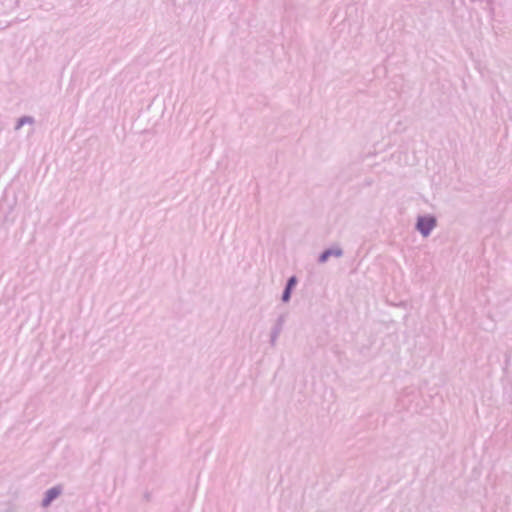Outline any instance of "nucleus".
I'll return each mask as SVG.
<instances>
[{
    "label": "nucleus",
    "instance_id": "f257e3e1",
    "mask_svg": "<svg viewBox=\"0 0 512 512\" xmlns=\"http://www.w3.org/2000/svg\"><path fill=\"white\" fill-rule=\"evenodd\" d=\"M436 225L437 221L434 216H419L417 218L416 229L423 237H428Z\"/></svg>",
    "mask_w": 512,
    "mask_h": 512
},
{
    "label": "nucleus",
    "instance_id": "f03ea898",
    "mask_svg": "<svg viewBox=\"0 0 512 512\" xmlns=\"http://www.w3.org/2000/svg\"><path fill=\"white\" fill-rule=\"evenodd\" d=\"M62 494V487L61 486H54L50 489H48L41 502V506L43 508H47L51 505V503L57 499Z\"/></svg>",
    "mask_w": 512,
    "mask_h": 512
},
{
    "label": "nucleus",
    "instance_id": "7ed1b4c3",
    "mask_svg": "<svg viewBox=\"0 0 512 512\" xmlns=\"http://www.w3.org/2000/svg\"><path fill=\"white\" fill-rule=\"evenodd\" d=\"M336 257V258H340L343 256V250L340 248V247H334V248H330V249H326L325 251H323L319 258H318V262L323 264L325 262L328 261V259L330 257Z\"/></svg>",
    "mask_w": 512,
    "mask_h": 512
},
{
    "label": "nucleus",
    "instance_id": "20e7f679",
    "mask_svg": "<svg viewBox=\"0 0 512 512\" xmlns=\"http://www.w3.org/2000/svg\"><path fill=\"white\" fill-rule=\"evenodd\" d=\"M284 319L281 317L277 320L275 326L271 329L270 332V344L271 346H275L279 335L281 334L283 327Z\"/></svg>",
    "mask_w": 512,
    "mask_h": 512
},
{
    "label": "nucleus",
    "instance_id": "39448f33",
    "mask_svg": "<svg viewBox=\"0 0 512 512\" xmlns=\"http://www.w3.org/2000/svg\"><path fill=\"white\" fill-rule=\"evenodd\" d=\"M296 283H297V278L295 276H292L288 279V281L286 283V287L282 294V298H281L283 302L286 303L290 300L291 291L294 288V286L296 285Z\"/></svg>",
    "mask_w": 512,
    "mask_h": 512
},
{
    "label": "nucleus",
    "instance_id": "423d86ee",
    "mask_svg": "<svg viewBox=\"0 0 512 512\" xmlns=\"http://www.w3.org/2000/svg\"><path fill=\"white\" fill-rule=\"evenodd\" d=\"M34 123H35V120L32 116H22L17 120L14 130L19 131L24 125L32 126V125H34Z\"/></svg>",
    "mask_w": 512,
    "mask_h": 512
}]
</instances>
